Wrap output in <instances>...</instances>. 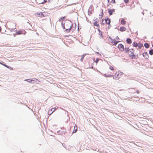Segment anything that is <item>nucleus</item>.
<instances>
[{
  "instance_id": "f3484780",
  "label": "nucleus",
  "mask_w": 153,
  "mask_h": 153,
  "mask_svg": "<svg viewBox=\"0 0 153 153\" xmlns=\"http://www.w3.org/2000/svg\"><path fill=\"white\" fill-rule=\"evenodd\" d=\"M33 84H36L38 83L39 81L38 80V79L36 78H33Z\"/></svg>"
},
{
  "instance_id": "aec40b11",
  "label": "nucleus",
  "mask_w": 153,
  "mask_h": 153,
  "mask_svg": "<svg viewBox=\"0 0 153 153\" xmlns=\"http://www.w3.org/2000/svg\"><path fill=\"white\" fill-rule=\"evenodd\" d=\"M144 46L146 48H149L150 45L149 44L147 43H145L144 45Z\"/></svg>"
},
{
  "instance_id": "5701e85b",
  "label": "nucleus",
  "mask_w": 153,
  "mask_h": 153,
  "mask_svg": "<svg viewBox=\"0 0 153 153\" xmlns=\"http://www.w3.org/2000/svg\"><path fill=\"white\" fill-rule=\"evenodd\" d=\"M108 11L110 15L111 16L112 15L113 12V11H111V9H110V8L108 9Z\"/></svg>"
},
{
  "instance_id": "774afa93",
  "label": "nucleus",
  "mask_w": 153,
  "mask_h": 153,
  "mask_svg": "<svg viewBox=\"0 0 153 153\" xmlns=\"http://www.w3.org/2000/svg\"><path fill=\"white\" fill-rule=\"evenodd\" d=\"M5 26L7 29L8 28L7 25H5Z\"/></svg>"
},
{
  "instance_id": "39448f33",
  "label": "nucleus",
  "mask_w": 153,
  "mask_h": 153,
  "mask_svg": "<svg viewBox=\"0 0 153 153\" xmlns=\"http://www.w3.org/2000/svg\"><path fill=\"white\" fill-rule=\"evenodd\" d=\"M94 8L93 6L91 5H90L89 7L88 11V15L90 16L91 14L93 12Z\"/></svg>"
},
{
  "instance_id": "3c124183",
  "label": "nucleus",
  "mask_w": 153,
  "mask_h": 153,
  "mask_svg": "<svg viewBox=\"0 0 153 153\" xmlns=\"http://www.w3.org/2000/svg\"><path fill=\"white\" fill-rule=\"evenodd\" d=\"M15 29V28H12V29H10V30L11 32H13L14 30Z\"/></svg>"
},
{
  "instance_id": "9b49d317",
  "label": "nucleus",
  "mask_w": 153,
  "mask_h": 153,
  "mask_svg": "<svg viewBox=\"0 0 153 153\" xmlns=\"http://www.w3.org/2000/svg\"><path fill=\"white\" fill-rule=\"evenodd\" d=\"M77 131V126L76 124L75 125L74 130L72 132V134L73 133H76Z\"/></svg>"
},
{
  "instance_id": "1a4fd4ad",
  "label": "nucleus",
  "mask_w": 153,
  "mask_h": 153,
  "mask_svg": "<svg viewBox=\"0 0 153 153\" xmlns=\"http://www.w3.org/2000/svg\"><path fill=\"white\" fill-rule=\"evenodd\" d=\"M120 42L119 41H117L115 39H114L111 42V43L113 44V45L116 46Z\"/></svg>"
},
{
  "instance_id": "052dcab7",
  "label": "nucleus",
  "mask_w": 153,
  "mask_h": 153,
  "mask_svg": "<svg viewBox=\"0 0 153 153\" xmlns=\"http://www.w3.org/2000/svg\"><path fill=\"white\" fill-rule=\"evenodd\" d=\"M95 53H97V54H100V55H101V54H100V53H99V52H95Z\"/></svg>"
},
{
  "instance_id": "6e6552de",
  "label": "nucleus",
  "mask_w": 153,
  "mask_h": 153,
  "mask_svg": "<svg viewBox=\"0 0 153 153\" xmlns=\"http://www.w3.org/2000/svg\"><path fill=\"white\" fill-rule=\"evenodd\" d=\"M143 56L146 59H148L149 57V55L147 52H144L143 53Z\"/></svg>"
},
{
  "instance_id": "a211bd4d",
  "label": "nucleus",
  "mask_w": 153,
  "mask_h": 153,
  "mask_svg": "<svg viewBox=\"0 0 153 153\" xmlns=\"http://www.w3.org/2000/svg\"><path fill=\"white\" fill-rule=\"evenodd\" d=\"M138 48L140 49L142 47H143V44L142 43L139 42L138 44Z\"/></svg>"
},
{
  "instance_id": "5fc2aeb1",
  "label": "nucleus",
  "mask_w": 153,
  "mask_h": 153,
  "mask_svg": "<svg viewBox=\"0 0 153 153\" xmlns=\"http://www.w3.org/2000/svg\"><path fill=\"white\" fill-rule=\"evenodd\" d=\"M115 39L117 40L119 39V37L118 36H116V37L115 38Z\"/></svg>"
},
{
  "instance_id": "7c9ffc66",
  "label": "nucleus",
  "mask_w": 153,
  "mask_h": 153,
  "mask_svg": "<svg viewBox=\"0 0 153 153\" xmlns=\"http://www.w3.org/2000/svg\"><path fill=\"white\" fill-rule=\"evenodd\" d=\"M42 0L40 1V0H38L37 1H36L37 3L39 4H42Z\"/></svg>"
},
{
  "instance_id": "338daca9",
  "label": "nucleus",
  "mask_w": 153,
  "mask_h": 153,
  "mask_svg": "<svg viewBox=\"0 0 153 153\" xmlns=\"http://www.w3.org/2000/svg\"><path fill=\"white\" fill-rule=\"evenodd\" d=\"M135 34H136L137 36L138 33L137 32V31L135 33Z\"/></svg>"
},
{
  "instance_id": "7ed1b4c3",
  "label": "nucleus",
  "mask_w": 153,
  "mask_h": 153,
  "mask_svg": "<svg viewBox=\"0 0 153 153\" xmlns=\"http://www.w3.org/2000/svg\"><path fill=\"white\" fill-rule=\"evenodd\" d=\"M26 33L27 32L24 29H21L19 30L16 31V33H18V35L23 34L25 35Z\"/></svg>"
},
{
  "instance_id": "37998d69",
  "label": "nucleus",
  "mask_w": 153,
  "mask_h": 153,
  "mask_svg": "<svg viewBox=\"0 0 153 153\" xmlns=\"http://www.w3.org/2000/svg\"><path fill=\"white\" fill-rule=\"evenodd\" d=\"M75 23V27H74V29L73 30V31H72V32H73L75 30V29H76V25L75 23Z\"/></svg>"
},
{
  "instance_id": "f704fd0d",
  "label": "nucleus",
  "mask_w": 153,
  "mask_h": 153,
  "mask_svg": "<svg viewBox=\"0 0 153 153\" xmlns=\"http://www.w3.org/2000/svg\"><path fill=\"white\" fill-rule=\"evenodd\" d=\"M81 27L80 26H79V22H78L77 30L79 31V30L80 29H81Z\"/></svg>"
},
{
  "instance_id": "9d476101",
  "label": "nucleus",
  "mask_w": 153,
  "mask_h": 153,
  "mask_svg": "<svg viewBox=\"0 0 153 153\" xmlns=\"http://www.w3.org/2000/svg\"><path fill=\"white\" fill-rule=\"evenodd\" d=\"M97 30L99 33V35H100V37H102V39H105L104 36L102 35V32L100 30V29L99 28H98Z\"/></svg>"
},
{
  "instance_id": "ddd939ff",
  "label": "nucleus",
  "mask_w": 153,
  "mask_h": 153,
  "mask_svg": "<svg viewBox=\"0 0 153 153\" xmlns=\"http://www.w3.org/2000/svg\"><path fill=\"white\" fill-rule=\"evenodd\" d=\"M25 81H26L27 82L33 84V79H26L24 80Z\"/></svg>"
},
{
  "instance_id": "de8ad7c7",
  "label": "nucleus",
  "mask_w": 153,
  "mask_h": 153,
  "mask_svg": "<svg viewBox=\"0 0 153 153\" xmlns=\"http://www.w3.org/2000/svg\"><path fill=\"white\" fill-rule=\"evenodd\" d=\"M17 35H18V33H16H16H14L13 34V36L14 37L16 36Z\"/></svg>"
},
{
  "instance_id": "b1692460",
  "label": "nucleus",
  "mask_w": 153,
  "mask_h": 153,
  "mask_svg": "<svg viewBox=\"0 0 153 153\" xmlns=\"http://www.w3.org/2000/svg\"><path fill=\"white\" fill-rule=\"evenodd\" d=\"M107 19H108V22H107V23H106V24L109 25H110V24L111 22V20L109 18H108V17H107Z\"/></svg>"
},
{
  "instance_id": "4d7b16f0",
  "label": "nucleus",
  "mask_w": 153,
  "mask_h": 153,
  "mask_svg": "<svg viewBox=\"0 0 153 153\" xmlns=\"http://www.w3.org/2000/svg\"><path fill=\"white\" fill-rule=\"evenodd\" d=\"M120 76H122V75L123 74V72H120Z\"/></svg>"
},
{
  "instance_id": "a19ab883",
  "label": "nucleus",
  "mask_w": 153,
  "mask_h": 153,
  "mask_svg": "<svg viewBox=\"0 0 153 153\" xmlns=\"http://www.w3.org/2000/svg\"><path fill=\"white\" fill-rule=\"evenodd\" d=\"M115 75H116V76L118 78L120 76V73H118L117 74L116 72L115 74Z\"/></svg>"
},
{
  "instance_id": "f257e3e1",
  "label": "nucleus",
  "mask_w": 153,
  "mask_h": 153,
  "mask_svg": "<svg viewBox=\"0 0 153 153\" xmlns=\"http://www.w3.org/2000/svg\"><path fill=\"white\" fill-rule=\"evenodd\" d=\"M65 21L64 23L66 28L65 30L67 33H69L70 32L71 30L72 29V27L73 26V24H71V21L68 19L66 20Z\"/></svg>"
},
{
  "instance_id": "f03ea898",
  "label": "nucleus",
  "mask_w": 153,
  "mask_h": 153,
  "mask_svg": "<svg viewBox=\"0 0 153 153\" xmlns=\"http://www.w3.org/2000/svg\"><path fill=\"white\" fill-rule=\"evenodd\" d=\"M131 50L132 51H133L131 52V51H130V53L131 54H129V57H131V59H137L138 57V54H137V56H136L134 54V49L133 48H131Z\"/></svg>"
},
{
  "instance_id": "473e14b6",
  "label": "nucleus",
  "mask_w": 153,
  "mask_h": 153,
  "mask_svg": "<svg viewBox=\"0 0 153 153\" xmlns=\"http://www.w3.org/2000/svg\"><path fill=\"white\" fill-rule=\"evenodd\" d=\"M113 78V79H115L117 80V78H118L115 75V74L114 75H113V76L112 77Z\"/></svg>"
},
{
  "instance_id": "680f3d73",
  "label": "nucleus",
  "mask_w": 153,
  "mask_h": 153,
  "mask_svg": "<svg viewBox=\"0 0 153 153\" xmlns=\"http://www.w3.org/2000/svg\"><path fill=\"white\" fill-rule=\"evenodd\" d=\"M111 11H113V12H115V10L114 9H111Z\"/></svg>"
},
{
  "instance_id": "a878e982",
  "label": "nucleus",
  "mask_w": 153,
  "mask_h": 153,
  "mask_svg": "<svg viewBox=\"0 0 153 153\" xmlns=\"http://www.w3.org/2000/svg\"><path fill=\"white\" fill-rule=\"evenodd\" d=\"M93 20L95 22H94L96 23H98L99 21V20L96 17H95L94 18V19H93Z\"/></svg>"
},
{
  "instance_id": "69168bd1",
  "label": "nucleus",
  "mask_w": 153,
  "mask_h": 153,
  "mask_svg": "<svg viewBox=\"0 0 153 153\" xmlns=\"http://www.w3.org/2000/svg\"><path fill=\"white\" fill-rule=\"evenodd\" d=\"M92 59H93V61H94V62H95V58H94V57Z\"/></svg>"
},
{
  "instance_id": "0e129e2a",
  "label": "nucleus",
  "mask_w": 153,
  "mask_h": 153,
  "mask_svg": "<svg viewBox=\"0 0 153 153\" xmlns=\"http://www.w3.org/2000/svg\"><path fill=\"white\" fill-rule=\"evenodd\" d=\"M105 19H102V22H103V21H105Z\"/></svg>"
},
{
  "instance_id": "72a5a7b5",
  "label": "nucleus",
  "mask_w": 153,
  "mask_h": 153,
  "mask_svg": "<svg viewBox=\"0 0 153 153\" xmlns=\"http://www.w3.org/2000/svg\"><path fill=\"white\" fill-rule=\"evenodd\" d=\"M93 64V63H92L91 64V67H88V68H92V69H93L94 70H95V68H94V66L92 65Z\"/></svg>"
},
{
  "instance_id": "e433bc0d",
  "label": "nucleus",
  "mask_w": 153,
  "mask_h": 153,
  "mask_svg": "<svg viewBox=\"0 0 153 153\" xmlns=\"http://www.w3.org/2000/svg\"><path fill=\"white\" fill-rule=\"evenodd\" d=\"M107 77H112L113 76V75L111 74L107 75Z\"/></svg>"
},
{
  "instance_id": "13d9d810",
  "label": "nucleus",
  "mask_w": 153,
  "mask_h": 153,
  "mask_svg": "<svg viewBox=\"0 0 153 153\" xmlns=\"http://www.w3.org/2000/svg\"><path fill=\"white\" fill-rule=\"evenodd\" d=\"M101 25H105V23H104L103 22H102L101 23Z\"/></svg>"
},
{
  "instance_id": "c756f323",
  "label": "nucleus",
  "mask_w": 153,
  "mask_h": 153,
  "mask_svg": "<svg viewBox=\"0 0 153 153\" xmlns=\"http://www.w3.org/2000/svg\"><path fill=\"white\" fill-rule=\"evenodd\" d=\"M66 17V16H64L63 17H62L60 18L59 20V22H61V21H62L63 20V19H65Z\"/></svg>"
},
{
  "instance_id": "864d4df0",
  "label": "nucleus",
  "mask_w": 153,
  "mask_h": 153,
  "mask_svg": "<svg viewBox=\"0 0 153 153\" xmlns=\"http://www.w3.org/2000/svg\"><path fill=\"white\" fill-rule=\"evenodd\" d=\"M111 27V24H110V25H108V26L107 27V29H109L110 28V27Z\"/></svg>"
},
{
  "instance_id": "4c0bfd02",
  "label": "nucleus",
  "mask_w": 153,
  "mask_h": 153,
  "mask_svg": "<svg viewBox=\"0 0 153 153\" xmlns=\"http://www.w3.org/2000/svg\"><path fill=\"white\" fill-rule=\"evenodd\" d=\"M109 69H110L111 70H112V71L114 70V69L113 68V67L111 66H110L109 67Z\"/></svg>"
},
{
  "instance_id": "c9c22d12",
  "label": "nucleus",
  "mask_w": 153,
  "mask_h": 153,
  "mask_svg": "<svg viewBox=\"0 0 153 153\" xmlns=\"http://www.w3.org/2000/svg\"><path fill=\"white\" fill-rule=\"evenodd\" d=\"M124 2L126 4H127L129 2V0H123Z\"/></svg>"
},
{
  "instance_id": "09e8293b",
  "label": "nucleus",
  "mask_w": 153,
  "mask_h": 153,
  "mask_svg": "<svg viewBox=\"0 0 153 153\" xmlns=\"http://www.w3.org/2000/svg\"><path fill=\"white\" fill-rule=\"evenodd\" d=\"M102 75L103 76H104V77H107V74H103V75Z\"/></svg>"
},
{
  "instance_id": "79ce46f5",
  "label": "nucleus",
  "mask_w": 153,
  "mask_h": 153,
  "mask_svg": "<svg viewBox=\"0 0 153 153\" xmlns=\"http://www.w3.org/2000/svg\"><path fill=\"white\" fill-rule=\"evenodd\" d=\"M103 16V15L102 14H100L99 15V16H100V17H99V19H101L102 18V17Z\"/></svg>"
},
{
  "instance_id": "4468645a",
  "label": "nucleus",
  "mask_w": 153,
  "mask_h": 153,
  "mask_svg": "<svg viewBox=\"0 0 153 153\" xmlns=\"http://www.w3.org/2000/svg\"><path fill=\"white\" fill-rule=\"evenodd\" d=\"M126 42L128 44H130L132 43V40L130 38H128L126 39Z\"/></svg>"
},
{
  "instance_id": "ea45409f",
  "label": "nucleus",
  "mask_w": 153,
  "mask_h": 153,
  "mask_svg": "<svg viewBox=\"0 0 153 153\" xmlns=\"http://www.w3.org/2000/svg\"><path fill=\"white\" fill-rule=\"evenodd\" d=\"M85 17H86V20L87 22H89V23H91V21H89V20H88V18H87V17L86 16H85Z\"/></svg>"
},
{
  "instance_id": "6e6d98bb",
  "label": "nucleus",
  "mask_w": 153,
  "mask_h": 153,
  "mask_svg": "<svg viewBox=\"0 0 153 153\" xmlns=\"http://www.w3.org/2000/svg\"><path fill=\"white\" fill-rule=\"evenodd\" d=\"M101 10H102V12H101V14H102L103 15H104V14H103V9H101Z\"/></svg>"
},
{
  "instance_id": "0eeeda50",
  "label": "nucleus",
  "mask_w": 153,
  "mask_h": 153,
  "mask_svg": "<svg viewBox=\"0 0 153 153\" xmlns=\"http://www.w3.org/2000/svg\"><path fill=\"white\" fill-rule=\"evenodd\" d=\"M46 13L45 12H38L37 13V14L39 17H45Z\"/></svg>"
},
{
  "instance_id": "dca6fc26",
  "label": "nucleus",
  "mask_w": 153,
  "mask_h": 153,
  "mask_svg": "<svg viewBox=\"0 0 153 153\" xmlns=\"http://www.w3.org/2000/svg\"><path fill=\"white\" fill-rule=\"evenodd\" d=\"M130 50H131V49H129V47H125V48H124V51H125V52L126 53H127L129 51L130 52Z\"/></svg>"
},
{
  "instance_id": "603ef678",
  "label": "nucleus",
  "mask_w": 153,
  "mask_h": 153,
  "mask_svg": "<svg viewBox=\"0 0 153 153\" xmlns=\"http://www.w3.org/2000/svg\"><path fill=\"white\" fill-rule=\"evenodd\" d=\"M107 17H106L105 18V23H106H106H107V21H108V19H107Z\"/></svg>"
},
{
  "instance_id": "2f4dec72",
  "label": "nucleus",
  "mask_w": 153,
  "mask_h": 153,
  "mask_svg": "<svg viewBox=\"0 0 153 153\" xmlns=\"http://www.w3.org/2000/svg\"><path fill=\"white\" fill-rule=\"evenodd\" d=\"M100 59L97 58L96 59V60H95V62L96 63V64L98 62L99 60Z\"/></svg>"
},
{
  "instance_id": "f8f14e48",
  "label": "nucleus",
  "mask_w": 153,
  "mask_h": 153,
  "mask_svg": "<svg viewBox=\"0 0 153 153\" xmlns=\"http://www.w3.org/2000/svg\"><path fill=\"white\" fill-rule=\"evenodd\" d=\"M118 30L121 32H123L126 31V28L124 26H121L120 27L119 29H118Z\"/></svg>"
},
{
  "instance_id": "49530a36",
  "label": "nucleus",
  "mask_w": 153,
  "mask_h": 153,
  "mask_svg": "<svg viewBox=\"0 0 153 153\" xmlns=\"http://www.w3.org/2000/svg\"><path fill=\"white\" fill-rule=\"evenodd\" d=\"M47 0H43V1L42 2V4H44V3L47 2Z\"/></svg>"
},
{
  "instance_id": "a18cd8bd",
  "label": "nucleus",
  "mask_w": 153,
  "mask_h": 153,
  "mask_svg": "<svg viewBox=\"0 0 153 153\" xmlns=\"http://www.w3.org/2000/svg\"><path fill=\"white\" fill-rule=\"evenodd\" d=\"M95 71H97L98 72H99L102 75H103V74L101 73L100 71H98V70H97V68H95Z\"/></svg>"
},
{
  "instance_id": "e2e57ef3",
  "label": "nucleus",
  "mask_w": 153,
  "mask_h": 153,
  "mask_svg": "<svg viewBox=\"0 0 153 153\" xmlns=\"http://www.w3.org/2000/svg\"><path fill=\"white\" fill-rule=\"evenodd\" d=\"M136 92L137 94H139L140 93V91L139 90H137L136 91Z\"/></svg>"
},
{
  "instance_id": "20e7f679",
  "label": "nucleus",
  "mask_w": 153,
  "mask_h": 153,
  "mask_svg": "<svg viewBox=\"0 0 153 153\" xmlns=\"http://www.w3.org/2000/svg\"><path fill=\"white\" fill-rule=\"evenodd\" d=\"M0 64L4 66V67L9 69H10L11 70H12L13 69V68L11 67L9 65H7L5 62H3L2 61H0Z\"/></svg>"
},
{
  "instance_id": "bb28decb",
  "label": "nucleus",
  "mask_w": 153,
  "mask_h": 153,
  "mask_svg": "<svg viewBox=\"0 0 153 153\" xmlns=\"http://www.w3.org/2000/svg\"><path fill=\"white\" fill-rule=\"evenodd\" d=\"M58 133H59V134H63L64 133V134H65V133H66V131H59L57 132Z\"/></svg>"
},
{
  "instance_id": "393cba45",
  "label": "nucleus",
  "mask_w": 153,
  "mask_h": 153,
  "mask_svg": "<svg viewBox=\"0 0 153 153\" xmlns=\"http://www.w3.org/2000/svg\"><path fill=\"white\" fill-rule=\"evenodd\" d=\"M149 54L151 55H153V49L152 48L149 51Z\"/></svg>"
},
{
  "instance_id": "423d86ee",
  "label": "nucleus",
  "mask_w": 153,
  "mask_h": 153,
  "mask_svg": "<svg viewBox=\"0 0 153 153\" xmlns=\"http://www.w3.org/2000/svg\"><path fill=\"white\" fill-rule=\"evenodd\" d=\"M118 48L119 49V50L121 51H123L124 50V46L123 44L121 43H120L118 44Z\"/></svg>"
},
{
  "instance_id": "cd10ccee",
  "label": "nucleus",
  "mask_w": 153,
  "mask_h": 153,
  "mask_svg": "<svg viewBox=\"0 0 153 153\" xmlns=\"http://www.w3.org/2000/svg\"><path fill=\"white\" fill-rule=\"evenodd\" d=\"M61 25H62V27L63 29L65 30L66 29L65 25V24H64V23H63L62 22L61 23Z\"/></svg>"
},
{
  "instance_id": "58836bf2",
  "label": "nucleus",
  "mask_w": 153,
  "mask_h": 153,
  "mask_svg": "<svg viewBox=\"0 0 153 153\" xmlns=\"http://www.w3.org/2000/svg\"><path fill=\"white\" fill-rule=\"evenodd\" d=\"M58 108V107L57 106H56L53 109V112H54L55 111H56Z\"/></svg>"
},
{
  "instance_id": "4be33fe9",
  "label": "nucleus",
  "mask_w": 153,
  "mask_h": 153,
  "mask_svg": "<svg viewBox=\"0 0 153 153\" xmlns=\"http://www.w3.org/2000/svg\"><path fill=\"white\" fill-rule=\"evenodd\" d=\"M120 23L122 25H124L126 24V21H125L124 19H122Z\"/></svg>"
},
{
  "instance_id": "6ab92c4d",
  "label": "nucleus",
  "mask_w": 153,
  "mask_h": 153,
  "mask_svg": "<svg viewBox=\"0 0 153 153\" xmlns=\"http://www.w3.org/2000/svg\"><path fill=\"white\" fill-rule=\"evenodd\" d=\"M132 45L133 47L136 48L138 46V44L136 42L134 41Z\"/></svg>"
},
{
  "instance_id": "8fccbe9b",
  "label": "nucleus",
  "mask_w": 153,
  "mask_h": 153,
  "mask_svg": "<svg viewBox=\"0 0 153 153\" xmlns=\"http://www.w3.org/2000/svg\"><path fill=\"white\" fill-rule=\"evenodd\" d=\"M108 36V38H109V39H110L111 40V41H112L113 40V39L112 38H111V37L110 36Z\"/></svg>"
},
{
  "instance_id": "bf43d9fd",
  "label": "nucleus",
  "mask_w": 153,
  "mask_h": 153,
  "mask_svg": "<svg viewBox=\"0 0 153 153\" xmlns=\"http://www.w3.org/2000/svg\"><path fill=\"white\" fill-rule=\"evenodd\" d=\"M53 0H48V2L51 3L52 2Z\"/></svg>"
},
{
  "instance_id": "412c9836",
  "label": "nucleus",
  "mask_w": 153,
  "mask_h": 153,
  "mask_svg": "<svg viewBox=\"0 0 153 153\" xmlns=\"http://www.w3.org/2000/svg\"><path fill=\"white\" fill-rule=\"evenodd\" d=\"M86 53H84L81 56V58L80 59V60L81 62H82L83 61V59L86 56Z\"/></svg>"
},
{
  "instance_id": "c03bdc74",
  "label": "nucleus",
  "mask_w": 153,
  "mask_h": 153,
  "mask_svg": "<svg viewBox=\"0 0 153 153\" xmlns=\"http://www.w3.org/2000/svg\"><path fill=\"white\" fill-rule=\"evenodd\" d=\"M111 2L113 3V4H115L116 3L115 0H112Z\"/></svg>"
},
{
  "instance_id": "2eb2a0df",
  "label": "nucleus",
  "mask_w": 153,
  "mask_h": 153,
  "mask_svg": "<svg viewBox=\"0 0 153 153\" xmlns=\"http://www.w3.org/2000/svg\"><path fill=\"white\" fill-rule=\"evenodd\" d=\"M54 108H52L51 109L49 110L48 111V115H51L53 112V110Z\"/></svg>"
},
{
  "instance_id": "c85d7f7f",
  "label": "nucleus",
  "mask_w": 153,
  "mask_h": 153,
  "mask_svg": "<svg viewBox=\"0 0 153 153\" xmlns=\"http://www.w3.org/2000/svg\"><path fill=\"white\" fill-rule=\"evenodd\" d=\"M98 23L94 22L93 25L94 26L97 27H100V25L99 24H97Z\"/></svg>"
}]
</instances>
